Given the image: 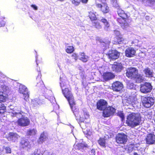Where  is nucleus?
Segmentation results:
<instances>
[{
  "instance_id": "5",
  "label": "nucleus",
  "mask_w": 155,
  "mask_h": 155,
  "mask_svg": "<svg viewBox=\"0 0 155 155\" xmlns=\"http://www.w3.org/2000/svg\"><path fill=\"white\" fill-rule=\"evenodd\" d=\"M0 102H4L6 99V95L9 93L10 89L5 85L3 82H0Z\"/></svg>"
},
{
  "instance_id": "2",
  "label": "nucleus",
  "mask_w": 155,
  "mask_h": 155,
  "mask_svg": "<svg viewBox=\"0 0 155 155\" xmlns=\"http://www.w3.org/2000/svg\"><path fill=\"white\" fill-rule=\"evenodd\" d=\"M141 120V117L140 114L133 113L127 116L126 122L128 126L134 127L139 125Z\"/></svg>"
},
{
  "instance_id": "36",
  "label": "nucleus",
  "mask_w": 155,
  "mask_h": 155,
  "mask_svg": "<svg viewBox=\"0 0 155 155\" xmlns=\"http://www.w3.org/2000/svg\"><path fill=\"white\" fill-rule=\"evenodd\" d=\"M74 51V48L72 46H68L66 49V51L68 53H71Z\"/></svg>"
},
{
  "instance_id": "60",
  "label": "nucleus",
  "mask_w": 155,
  "mask_h": 155,
  "mask_svg": "<svg viewBox=\"0 0 155 155\" xmlns=\"http://www.w3.org/2000/svg\"><path fill=\"white\" fill-rule=\"evenodd\" d=\"M135 42H138V41L137 40H135Z\"/></svg>"
},
{
  "instance_id": "13",
  "label": "nucleus",
  "mask_w": 155,
  "mask_h": 155,
  "mask_svg": "<svg viewBox=\"0 0 155 155\" xmlns=\"http://www.w3.org/2000/svg\"><path fill=\"white\" fill-rule=\"evenodd\" d=\"M107 107V102L104 100H100L97 103V108L101 110H104Z\"/></svg>"
},
{
  "instance_id": "23",
  "label": "nucleus",
  "mask_w": 155,
  "mask_h": 155,
  "mask_svg": "<svg viewBox=\"0 0 155 155\" xmlns=\"http://www.w3.org/2000/svg\"><path fill=\"white\" fill-rule=\"evenodd\" d=\"M20 146L23 148H26L29 149L31 147V145L29 142L25 140H21L20 142Z\"/></svg>"
},
{
  "instance_id": "41",
  "label": "nucleus",
  "mask_w": 155,
  "mask_h": 155,
  "mask_svg": "<svg viewBox=\"0 0 155 155\" xmlns=\"http://www.w3.org/2000/svg\"><path fill=\"white\" fill-rule=\"evenodd\" d=\"M80 2V0H73L72 3L75 5L77 6L79 4Z\"/></svg>"
},
{
  "instance_id": "39",
  "label": "nucleus",
  "mask_w": 155,
  "mask_h": 155,
  "mask_svg": "<svg viewBox=\"0 0 155 155\" xmlns=\"http://www.w3.org/2000/svg\"><path fill=\"white\" fill-rule=\"evenodd\" d=\"M13 114L15 116L18 117H20L21 116V112L20 110H18V111L17 110V111L14 112L13 113Z\"/></svg>"
},
{
  "instance_id": "6",
  "label": "nucleus",
  "mask_w": 155,
  "mask_h": 155,
  "mask_svg": "<svg viewBox=\"0 0 155 155\" xmlns=\"http://www.w3.org/2000/svg\"><path fill=\"white\" fill-rule=\"evenodd\" d=\"M143 105L147 108H150L152 106L155 102L154 99L151 97H145L142 99Z\"/></svg>"
},
{
  "instance_id": "37",
  "label": "nucleus",
  "mask_w": 155,
  "mask_h": 155,
  "mask_svg": "<svg viewBox=\"0 0 155 155\" xmlns=\"http://www.w3.org/2000/svg\"><path fill=\"white\" fill-rule=\"evenodd\" d=\"M111 3L113 6L117 9L120 8L118 4L117 3V0H112Z\"/></svg>"
},
{
  "instance_id": "35",
  "label": "nucleus",
  "mask_w": 155,
  "mask_h": 155,
  "mask_svg": "<svg viewBox=\"0 0 155 155\" xmlns=\"http://www.w3.org/2000/svg\"><path fill=\"white\" fill-rule=\"evenodd\" d=\"M36 130L35 129L28 130L27 131V134L28 135L33 136L36 134Z\"/></svg>"
},
{
  "instance_id": "46",
  "label": "nucleus",
  "mask_w": 155,
  "mask_h": 155,
  "mask_svg": "<svg viewBox=\"0 0 155 155\" xmlns=\"http://www.w3.org/2000/svg\"><path fill=\"white\" fill-rule=\"evenodd\" d=\"M5 150L7 153H11V148L9 147H6L5 148Z\"/></svg>"
},
{
  "instance_id": "25",
  "label": "nucleus",
  "mask_w": 155,
  "mask_h": 155,
  "mask_svg": "<svg viewBox=\"0 0 155 155\" xmlns=\"http://www.w3.org/2000/svg\"><path fill=\"white\" fill-rule=\"evenodd\" d=\"M79 57L80 60L84 62L87 61L89 59L88 57L85 55L84 53H80Z\"/></svg>"
},
{
  "instance_id": "17",
  "label": "nucleus",
  "mask_w": 155,
  "mask_h": 155,
  "mask_svg": "<svg viewBox=\"0 0 155 155\" xmlns=\"http://www.w3.org/2000/svg\"><path fill=\"white\" fill-rule=\"evenodd\" d=\"M136 52V50L133 48H128L125 51V55L128 57H133L135 55Z\"/></svg>"
},
{
  "instance_id": "14",
  "label": "nucleus",
  "mask_w": 155,
  "mask_h": 155,
  "mask_svg": "<svg viewBox=\"0 0 155 155\" xmlns=\"http://www.w3.org/2000/svg\"><path fill=\"white\" fill-rule=\"evenodd\" d=\"M112 87L114 91H119L123 88V84L120 82L117 81L113 84Z\"/></svg>"
},
{
  "instance_id": "1",
  "label": "nucleus",
  "mask_w": 155,
  "mask_h": 155,
  "mask_svg": "<svg viewBox=\"0 0 155 155\" xmlns=\"http://www.w3.org/2000/svg\"><path fill=\"white\" fill-rule=\"evenodd\" d=\"M62 92L65 97L68 100L74 114L77 116L78 114V109L75 106V102L74 97L71 91L68 88H65V89L62 90Z\"/></svg>"
},
{
  "instance_id": "7",
  "label": "nucleus",
  "mask_w": 155,
  "mask_h": 155,
  "mask_svg": "<svg viewBox=\"0 0 155 155\" xmlns=\"http://www.w3.org/2000/svg\"><path fill=\"white\" fill-rule=\"evenodd\" d=\"M117 143L119 144L126 143L127 140V136L124 133H120L117 134L116 137Z\"/></svg>"
},
{
  "instance_id": "27",
  "label": "nucleus",
  "mask_w": 155,
  "mask_h": 155,
  "mask_svg": "<svg viewBox=\"0 0 155 155\" xmlns=\"http://www.w3.org/2000/svg\"><path fill=\"white\" fill-rule=\"evenodd\" d=\"M143 71L147 77H151L153 76V71L150 68H146Z\"/></svg>"
},
{
  "instance_id": "56",
  "label": "nucleus",
  "mask_w": 155,
  "mask_h": 155,
  "mask_svg": "<svg viewBox=\"0 0 155 155\" xmlns=\"http://www.w3.org/2000/svg\"><path fill=\"white\" fill-rule=\"evenodd\" d=\"M3 149L2 147H0V154H2L3 152Z\"/></svg>"
},
{
  "instance_id": "30",
  "label": "nucleus",
  "mask_w": 155,
  "mask_h": 155,
  "mask_svg": "<svg viewBox=\"0 0 155 155\" xmlns=\"http://www.w3.org/2000/svg\"><path fill=\"white\" fill-rule=\"evenodd\" d=\"M97 142L101 146L104 148L105 147V140L104 139L100 138L98 140Z\"/></svg>"
},
{
  "instance_id": "22",
  "label": "nucleus",
  "mask_w": 155,
  "mask_h": 155,
  "mask_svg": "<svg viewBox=\"0 0 155 155\" xmlns=\"http://www.w3.org/2000/svg\"><path fill=\"white\" fill-rule=\"evenodd\" d=\"M123 67L121 63H116L112 65V70L115 72H120L122 69Z\"/></svg>"
},
{
  "instance_id": "57",
  "label": "nucleus",
  "mask_w": 155,
  "mask_h": 155,
  "mask_svg": "<svg viewBox=\"0 0 155 155\" xmlns=\"http://www.w3.org/2000/svg\"><path fill=\"white\" fill-rule=\"evenodd\" d=\"M70 127H71V132H73V129L74 128V127L72 126H70Z\"/></svg>"
},
{
  "instance_id": "58",
  "label": "nucleus",
  "mask_w": 155,
  "mask_h": 155,
  "mask_svg": "<svg viewBox=\"0 0 155 155\" xmlns=\"http://www.w3.org/2000/svg\"><path fill=\"white\" fill-rule=\"evenodd\" d=\"M134 155H138V154H137V153H134Z\"/></svg>"
},
{
  "instance_id": "55",
  "label": "nucleus",
  "mask_w": 155,
  "mask_h": 155,
  "mask_svg": "<svg viewBox=\"0 0 155 155\" xmlns=\"http://www.w3.org/2000/svg\"><path fill=\"white\" fill-rule=\"evenodd\" d=\"M44 101L42 100H41L40 99V101L38 102V103H41V104H40V105H41V104H43V103Z\"/></svg>"
},
{
  "instance_id": "16",
  "label": "nucleus",
  "mask_w": 155,
  "mask_h": 155,
  "mask_svg": "<svg viewBox=\"0 0 155 155\" xmlns=\"http://www.w3.org/2000/svg\"><path fill=\"white\" fill-rule=\"evenodd\" d=\"M96 6L97 7L101 9V11L104 13H107L109 11V8L106 3H102L101 4L96 3Z\"/></svg>"
},
{
  "instance_id": "28",
  "label": "nucleus",
  "mask_w": 155,
  "mask_h": 155,
  "mask_svg": "<svg viewBox=\"0 0 155 155\" xmlns=\"http://www.w3.org/2000/svg\"><path fill=\"white\" fill-rule=\"evenodd\" d=\"M49 93L50 95H46V97L51 102L54 103L55 102V99L54 97L53 96V93L51 91H49Z\"/></svg>"
},
{
  "instance_id": "33",
  "label": "nucleus",
  "mask_w": 155,
  "mask_h": 155,
  "mask_svg": "<svg viewBox=\"0 0 155 155\" xmlns=\"http://www.w3.org/2000/svg\"><path fill=\"white\" fill-rule=\"evenodd\" d=\"M40 101V99L36 98L34 99L32 101L31 103L34 106H38V105H40V104L41 103H38V102Z\"/></svg>"
},
{
  "instance_id": "53",
  "label": "nucleus",
  "mask_w": 155,
  "mask_h": 155,
  "mask_svg": "<svg viewBox=\"0 0 155 155\" xmlns=\"http://www.w3.org/2000/svg\"><path fill=\"white\" fill-rule=\"evenodd\" d=\"M66 62L68 64H70L72 63V62L69 59H67Z\"/></svg>"
},
{
  "instance_id": "24",
  "label": "nucleus",
  "mask_w": 155,
  "mask_h": 155,
  "mask_svg": "<svg viewBox=\"0 0 155 155\" xmlns=\"http://www.w3.org/2000/svg\"><path fill=\"white\" fill-rule=\"evenodd\" d=\"M60 79L61 82H60V85L62 91V90L65 89V88H67V87L68 86V82L67 81L64 80L61 77H60Z\"/></svg>"
},
{
  "instance_id": "52",
  "label": "nucleus",
  "mask_w": 155,
  "mask_h": 155,
  "mask_svg": "<svg viewBox=\"0 0 155 155\" xmlns=\"http://www.w3.org/2000/svg\"><path fill=\"white\" fill-rule=\"evenodd\" d=\"M5 24V22L3 21L0 23V27L4 26Z\"/></svg>"
},
{
  "instance_id": "48",
  "label": "nucleus",
  "mask_w": 155,
  "mask_h": 155,
  "mask_svg": "<svg viewBox=\"0 0 155 155\" xmlns=\"http://www.w3.org/2000/svg\"><path fill=\"white\" fill-rule=\"evenodd\" d=\"M95 151L94 149H92L91 151L89 152V154L91 155H95Z\"/></svg>"
},
{
  "instance_id": "31",
  "label": "nucleus",
  "mask_w": 155,
  "mask_h": 155,
  "mask_svg": "<svg viewBox=\"0 0 155 155\" xmlns=\"http://www.w3.org/2000/svg\"><path fill=\"white\" fill-rule=\"evenodd\" d=\"M101 21L105 25V29L108 30L107 28L109 27L110 25L107 20L104 18H102L101 19Z\"/></svg>"
},
{
  "instance_id": "29",
  "label": "nucleus",
  "mask_w": 155,
  "mask_h": 155,
  "mask_svg": "<svg viewBox=\"0 0 155 155\" xmlns=\"http://www.w3.org/2000/svg\"><path fill=\"white\" fill-rule=\"evenodd\" d=\"M87 145L84 143H80L78 144H76L75 146V147H76V148L79 150H80L83 148L84 147H86Z\"/></svg>"
},
{
  "instance_id": "32",
  "label": "nucleus",
  "mask_w": 155,
  "mask_h": 155,
  "mask_svg": "<svg viewBox=\"0 0 155 155\" xmlns=\"http://www.w3.org/2000/svg\"><path fill=\"white\" fill-rule=\"evenodd\" d=\"M89 16L91 20H95L97 17L94 12H89Z\"/></svg>"
},
{
  "instance_id": "8",
  "label": "nucleus",
  "mask_w": 155,
  "mask_h": 155,
  "mask_svg": "<svg viewBox=\"0 0 155 155\" xmlns=\"http://www.w3.org/2000/svg\"><path fill=\"white\" fill-rule=\"evenodd\" d=\"M152 89V86L150 83H145L141 85L140 91L142 93L147 94L150 92Z\"/></svg>"
},
{
  "instance_id": "62",
  "label": "nucleus",
  "mask_w": 155,
  "mask_h": 155,
  "mask_svg": "<svg viewBox=\"0 0 155 155\" xmlns=\"http://www.w3.org/2000/svg\"><path fill=\"white\" fill-rule=\"evenodd\" d=\"M36 61H37V56L36 57Z\"/></svg>"
},
{
  "instance_id": "44",
  "label": "nucleus",
  "mask_w": 155,
  "mask_h": 155,
  "mask_svg": "<svg viewBox=\"0 0 155 155\" xmlns=\"http://www.w3.org/2000/svg\"><path fill=\"white\" fill-rule=\"evenodd\" d=\"M72 57H73L72 58L74 59L76 61L78 58V56L77 54L75 53H74L72 54Z\"/></svg>"
},
{
  "instance_id": "59",
  "label": "nucleus",
  "mask_w": 155,
  "mask_h": 155,
  "mask_svg": "<svg viewBox=\"0 0 155 155\" xmlns=\"http://www.w3.org/2000/svg\"><path fill=\"white\" fill-rule=\"evenodd\" d=\"M149 1H150V2H153V1L154 0H148Z\"/></svg>"
},
{
  "instance_id": "51",
  "label": "nucleus",
  "mask_w": 155,
  "mask_h": 155,
  "mask_svg": "<svg viewBox=\"0 0 155 155\" xmlns=\"http://www.w3.org/2000/svg\"><path fill=\"white\" fill-rule=\"evenodd\" d=\"M31 6L35 10H37L38 9V7L35 5H31Z\"/></svg>"
},
{
  "instance_id": "38",
  "label": "nucleus",
  "mask_w": 155,
  "mask_h": 155,
  "mask_svg": "<svg viewBox=\"0 0 155 155\" xmlns=\"http://www.w3.org/2000/svg\"><path fill=\"white\" fill-rule=\"evenodd\" d=\"M93 26L97 29H100L101 28V26L97 21H95L92 23Z\"/></svg>"
},
{
  "instance_id": "20",
  "label": "nucleus",
  "mask_w": 155,
  "mask_h": 155,
  "mask_svg": "<svg viewBox=\"0 0 155 155\" xmlns=\"http://www.w3.org/2000/svg\"><path fill=\"white\" fill-rule=\"evenodd\" d=\"M102 77L104 80L107 81L114 78L115 75L111 72H106L103 74Z\"/></svg>"
},
{
  "instance_id": "47",
  "label": "nucleus",
  "mask_w": 155,
  "mask_h": 155,
  "mask_svg": "<svg viewBox=\"0 0 155 155\" xmlns=\"http://www.w3.org/2000/svg\"><path fill=\"white\" fill-rule=\"evenodd\" d=\"M119 39H118L117 41V42L119 44H120L121 42L123 40V39L121 37H119Z\"/></svg>"
},
{
  "instance_id": "11",
  "label": "nucleus",
  "mask_w": 155,
  "mask_h": 155,
  "mask_svg": "<svg viewBox=\"0 0 155 155\" xmlns=\"http://www.w3.org/2000/svg\"><path fill=\"white\" fill-rule=\"evenodd\" d=\"M81 113V112H79V110H78V115L77 116L75 115L74 114L75 116L76 119L79 122H85V123H88L89 121H86V120H87L89 118V115L87 113H84V117H81L80 114Z\"/></svg>"
},
{
  "instance_id": "26",
  "label": "nucleus",
  "mask_w": 155,
  "mask_h": 155,
  "mask_svg": "<svg viewBox=\"0 0 155 155\" xmlns=\"http://www.w3.org/2000/svg\"><path fill=\"white\" fill-rule=\"evenodd\" d=\"M48 138V135L46 133L43 132L42 133L38 140V142L39 143H42L43 142L46 140Z\"/></svg>"
},
{
  "instance_id": "18",
  "label": "nucleus",
  "mask_w": 155,
  "mask_h": 155,
  "mask_svg": "<svg viewBox=\"0 0 155 155\" xmlns=\"http://www.w3.org/2000/svg\"><path fill=\"white\" fill-rule=\"evenodd\" d=\"M120 53L116 50L110 51L108 53L109 58L113 59L118 58L120 56Z\"/></svg>"
},
{
  "instance_id": "15",
  "label": "nucleus",
  "mask_w": 155,
  "mask_h": 155,
  "mask_svg": "<svg viewBox=\"0 0 155 155\" xmlns=\"http://www.w3.org/2000/svg\"><path fill=\"white\" fill-rule=\"evenodd\" d=\"M30 123L29 119L26 117L21 118L18 120V124L19 126H26L28 125Z\"/></svg>"
},
{
  "instance_id": "19",
  "label": "nucleus",
  "mask_w": 155,
  "mask_h": 155,
  "mask_svg": "<svg viewBox=\"0 0 155 155\" xmlns=\"http://www.w3.org/2000/svg\"><path fill=\"white\" fill-rule=\"evenodd\" d=\"M146 142L149 144H152L155 142V136L152 134H148L146 137Z\"/></svg>"
},
{
  "instance_id": "40",
  "label": "nucleus",
  "mask_w": 155,
  "mask_h": 155,
  "mask_svg": "<svg viewBox=\"0 0 155 155\" xmlns=\"http://www.w3.org/2000/svg\"><path fill=\"white\" fill-rule=\"evenodd\" d=\"M31 155H42V154L40 150H35L34 153Z\"/></svg>"
},
{
  "instance_id": "3",
  "label": "nucleus",
  "mask_w": 155,
  "mask_h": 155,
  "mask_svg": "<svg viewBox=\"0 0 155 155\" xmlns=\"http://www.w3.org/2000/svg\"><path fill=\"white\" fill-rule=\"evenodd\" d=\"M127 76L131 79L135 78L137 81L138 83H140L144 80L143 75L138 74V70L135 68H131L127 70L126 72Z\"/></svg>"
},
{
  "instance_id": "9",
  "label": "nucleus",
  "mask_w": 155,
  "mask_h": 155,
  "mask_svg": "<svg viewBox=\"0 0 155 155\" xmlns=\"http://www.w3.org/2000/svg\"><path fill=\"white\" fill-rule=\"evenodd\" d=\"M137 99L136 94H135L133 95L130 96L127 99L124 101V102L126 105L128 106L131 105L134 107V105L136 103Z\"/></svg>"
},
{
  "instance_id": "12",
  "label": "nucleus",
  "mask_w": 155,
  "mask_h": 155,
  "mask_svg": "<svg viewBox=\"0 0 155 155\" xmlns=\"http://www.w3.org/2000/svg\"><path fill=\"white\" fill-rule=\"evenodd\" d=\"M115 109L111 107H107L103 110V116L105 117H108L112 115L115 112Z\"/></svg>"
},
{
  "instance_id": "43",
  "label": "nucleus",
  "mask_w": 155,
  "mask_h": 155,
  "mask_svg": "<svg viewBox=\"0 0 155 155\" xmlns=\"http://www.w3.org/2000/svg\"><path fill=\"white\" fill-rule=\"evenodd\" d=\"M134 87V84L133 83H128L127 84V87L130 89L133 88Z\"/></svg>"
},
{
  "instance_id": "10",
  "label": "nucleus",
  "mask_w": 155,
  "mask_h": 155,
  "mask_svg": "<svg viewBox=\"0 0 155 155\" xmlns=\"http://www.w3.org/2000/svg\"><path fill=\"white\" fill-rule=\"evenodd\" d=\"M19 91L23 95L24 99L27 101L29 96L28 90L26 87L24 85H20L19 86Z\"/></svg>"
},
{
  "instance_id": "42",
  "label": "nucleus",
  "mask_w": 155,
  "mask_h": 155,
  "mask_svg": "<svg viewBox=\"0 0 155 155\" xmlns=\"http://www.w3.org/2000/svg\"><path fill=\"white\" fill-rule=\"evenodd\" d=\"M117 115L120 117L122 119V120L124 118V113L122 112H119L117 114Z\"/></svg>"
},
{
  "instance_id": "54",
  "label": "nucleus",
  "mask_w": 155,
  "mask_h": 155,
  "mask_svg": "<svg viewBox=\"0 0 155 155\" xmlns=\"http://www.w3.org/2000/svg\"><path fill=\"white\" fill-rule=\"evenodd\" d=\"M82 3H86L87 2L88 0H81Z\"/></svg>"
},
{
  "instance_id": "50",
  "label": "nucleus",
  "mask_w": 155,
  "mask_h": 155,
  "mask_svg": "<svg viewBox=\"0 0 155 155\" xmlns=\"http://www.w3.org/2000/svg\"><path fill=\"white\" fill-rule=\"evenodd\" d=\"M114 33L117 36H119L120 34V32L119 31L117 30H115L114 31Z\"/></svg>"
},
{
  "instance_id": "45",
  "label": "nucleus",
  "mask_w": 155,
  "mask_h": 155,
  "mask_svg": "<svg viewBox=\"0 0 155 155\" xmlns=\"http://www.w3.org/2000/svg\"><path fill=\"white\" fill-rule=\"evenodd\" d=\"M110 43V42L109 41H107V43H104L103 44V45L104 46H105V48H109V45Z\"/></svg>"
},
{
  "instance_id": "21",
  "label": "nucleus",
  "mask_w": 155,
  "mask_h": 155,
  "mask_svg": "<svg viewBox=\"0 0 155 155\" xmlns=\"http://www.w3.org/2000/svg\"><path fill=\"white\" fill-rule=\"evenodd\" d=\"M19 137V136L17 134L10 133L9 134L8 139V140L15 142L16 141L18 140Z\"/></svg>"
},
{
  "instance_id": "34",
  "label": "nucleus",
  "mask_w": 155,
  "mask_h": 155,
  "mask_svg": "<svg viewBox=\"0 0 155 155\" xmlns=\"http://www.w3.org/2000/svg\"><path fill=\"white\" fill-rule=\"evenodd\" d=\"M6 110V107L4 104L0 103V114L4 113Z\"/></svg>"
},
{
  "instance_id": "4",
  "label": "nucleus",
  "mask_w": 155,
  "mask_h": 155,
  "mask_svg": "<svg viewBox=\"0 0 155 155\" xmlns=\"http://www.w3.org/2000/svg\"><path fill=\"white\" fill-rule=\"evenodd\" d=\"M117 12L118 15L120 17L117 19L118 22L120 25L123 28H126L128 26V24L127 22L128 20L127 15L124 11L119 8L117 9Z\"/></svg>"
},
{
  "instance_id": "49",
  "label": "nucleus",
  "mask_w": 155,
  "mask_h": 155,
  "mask_svg": "<svg viewBox=\"0 0 155 155\" xmlns=\"http://www.w3.org/2000/svg\"><path fill=\"white\" fill-rule=\"evenodd\" d=\"M36 80L37 81H38L39 82H40V83L42 82V81L41 79V77L40 75L38 74V78H36Z\"/></svg>"
},
{
  "instance_id": "61",
  "label": "nucleus",
  "mask_w": 155,
  "mask_h": 155,
  "mask_svg": "<svg viewBox=\"0 0 155 155\" xmlns=\"http://www.w3.org/2000/svg\"><path fill=\"white\" fill-rule=\"evenodd\" d=\"M146 19H149V18H148V17H146Z\"/></svg>"
}]
</instances>
